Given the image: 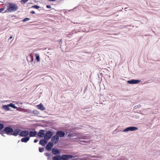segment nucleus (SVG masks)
Segmentation results:
<instances>
[{
  "label": "nucleus",
  "mask_w": 160,
  "mask_h": 160,
  "mask_svg": "<svg viewBox=\"0 0 160 160\" xmlns=\"http://www.w3.org/2000/svg\"><path fill=\"white\" fill-rule=\"evenodd\" d=\"M19 132V130L15 129L14 130L12 127L8 126L5 127L2 130L0 131V134L4 137H5L4 135V134H6L8 135H13L14 136H17L18 135Z\"/></svg>",
  "instance_id": "obj_1"
},
{
  "label": "nucleus",
  "mask_w": 160,
  "mask_h": 160,
  "mask_svg": "<svg viewBox=\"0 0 160 160\" xmlns=\"http://www.w3.org/2000/svg\"><path fill=\"white\" fill-rule=\"evenodd\" d=\"M7 4L8 5L7 6V10L9 12L16 11L18 9V7L15 3L8 2Z\"/></svg>",
  "instance_id": "obj_2"
},
{
  "label": "nucleus",
  "mask_w": 160,
  "mask_h": 160,
  "mask_svg": "<svg viewBox=\"0 0 160 160\" xmlns=\"http://www.w3.org/2000/svg\"><path fill=\"white\" fill-rule=\"evenodd\" d=\"M16 129H18L19 130L18 135H19L22 137H28L29 134V132L28 130L21 131L20 129L17 128Z\"/></svg>",
  "instance_id": "obj_3"
},
{
  "label": "nucleus",
  "mask_w": 160,
  "mask_h": 160,
  "mask_svg": "<svg viewBox=\"0 0 160 160\" xmlns=\"http://www.w3.org/2000/svg\"><path fill=\"white\" fill-rule=\"evenodd\" d=\"M52 132L50 130H48L46 131V132L45 134L44 138H45L48 141L52 138Z\"/></svg>",
  "instance_id": "obj_4"
},
{
  "label": "nucleus",
  "mask_w": 160,
  "mask_h": 160,
  "mask_svg": "<svg viewBox=\"0 0 160 160\" xmlns=\"http://www.w3.org/2000/svg\"><path fill=\"white\" fill-rule=\"evenodd\" d=\"M59 140V138L56 134L55 135L52 137L51 142H52L54 145L57 143Z\"/></svg>",
  "instance_id": "obj_5"
},
{
  "label": "nucleus",
  "mask_w": 160,
  "mask_h": 160,
  "mask_svg": "<svg viewBox=\"0 0 160 160\" xmlns=\"http://www.w3.org/2000/svg\"><path fill=\"white\" fill-rule=\"evenodd\" d=\"M138 129L137 127L131 126L123 130V132H127L129 131H133L137 130Z\"/></svg>",
  "instance_id": "obj_6"
},
{
  "label": "nucleus",
  "mask_w": 160,
  "mask_h": 160,
  "mask_svg": "<svg viewBox=\"0 0 160 160\" xmlns=\"http://www.w3.org/2000/svg\"><path fill=\"white\" fill-rule=\"evenodd\" d=\"M62 160H68V159L73 158L72 155H71L62 154Z\"/></svg>",
  "instance_id": "obj_7"
},
{
  "label": "nucleus",
  "mask_w": 160,
  "mask_h": 160,
  "mask_svg": "<svg viewBox=\"0 0 160 160\" xmlns=\"http://www.w3.org/2000/svg\"><path fill=\"white\" fill-rule=\"evenodd\" d=\"M54 145V144L52 142H50L46 145V148L48 151H51Z\"/></svg>",
  "instance_id": "obj_8"
},
{
  "label": "nucleus",
  "mask_w": 160,
  "mask_h": 160,
  "mask_svg": "<svg viewBox=\"0 0 160 160\" xmlns=\"http://www.w3.org/2000/svg\"><path fill=\"white\" fill-rule=\"evenodd\" d=\"M140 82V80L135 79H132L131 80L127 81V83L130 84H137Z\"/></svg>",
  "instance_id": "obj_9"
},
{
  "label": "nucleus",
  "mask_w": 160,
  "mask_h": 160,
  "mask_svg": "<svg viewBox=\"0 0 160 160\" xmlns=\"http://www.w3.org/2000/svg\"><path fill=\"white\" fill-rule=\"evenodd\" d=\"M56 134L59 138L64 137L65 135V133L62 131H58L56 132Z\"/></svg>",
  "instance_id": "obj_10"
},
{
  "label": "nucleus",
  "mask_w": 160,
  "mask_h": 160,
  "mask_svg": "<svg viewBox=\"0 0 160 160\" xmlns=\"http://www.w3.org/2000/svg\"><path fill=\"white\" fill-rule=\"evenodd\" d=\"M45 130L43 129L40 130L39 132L37 133V135L40 138H42L44 137L45 134L44 132Z\"/></svg>",
  "instance_id": "obj_11"
},
{
  "label": "nucleus",
  "mask_w": 160,
  "mask_h": 160,
  "mask_svg": "<svg viewBox=\"0 0 160 160\" xmlns=\"http://www.w3.org/2000/svg\"><path fill=\"white\" fill-rule=\"evenodd\" d=\"M48 140L44 138V139H41L39 141V144L44 146L47 143Z\"/></svg>",
  "instance_id": "obj_12"
},
{
  "label": "nucleus",
  "mask_w": 160,
  "mask_h": 160,
  "mask_svg": "<svg viewBox=\"0 0 160 160\" xmlns=\"http://www.w3.org/2000/svg\"><path fill=\"white\" fill-rule=\"evenodd\" d=\"M52 154L55 155H57L60 152L59 151L55 148H52Z\"/></svg>",
  "instance_id": "obj_13"
},
{
  "label": "nucleus",
  "mask_w": 160,
  "mask_h": 160,
  "mask_svg": "<svg viewBox=\"0 0 160 160\" xmlns=\"http://www.w3.org/2000/svg\"><path fill=\"white\" fill-rule=\"evenodd\" d=\"M33 130H34V131H30L29 132V134L30 137H35L37 135V132L35 131V129H33Z\"/></svg>",
  "instance_id": "obj_14"
},
{
  "label": "nucleus",
  "mask_w": 160,
  "mask_h": 160,
  "mask_svg": "<svg viewBox=\"0 0 160 160\" xmlns=\"http://www.w3.org/2000/svg\"><path fill=\"white\" fill-rule=\"evenodd\" d=\"M30 138L29 136L24 137L21 139V141L22 142L26 143L29 140Z\"/></svg>",
  "instance_id": "obj_15"
},
{
  "label": "nucleus",
  "mask_w": 160,
  "mask_h": 160,
  "mask_svg": "<svg viewBox=\"0 0 160 160\" xmlns=\"http://www.w3.org/2000/svg\"><path fill=\"white\" fill-rule=\"evenodd\" d=\"M52 160H62V156L60 155H57L52 158Z\"/></svg>",
  "instance_id": "obj_16"
},
{
  "label": "nucleus",
  "mask_w": 160,
  "mask_h": 160,
  "mask_svg": "<svg viewBox=\"0 0 160 160\" xmlns=\"http://www.w3.org/2000/svg\"><path fill=\"white\" fill-rule=\"evenodd\" d=\"M38 108L41 110H43L45 109V108L44 107L42 103H40L38 105H37Z\"/></svg>",
  "instance_id": "obj_17"
},
{
  "label": "nucleus",
  "mask_w": 160,
  "mask_h": 160,
  "mask_svg": "<svg viewBox=\"0 0 160 160\" xmlns=\"http://www.w3.org/2000/svg\"><path fill=\"white\" fill-rule=\"evenodd\" d=\"M9 104L6 105H3L2 107V109L3 110L6 111H9L10 110V108H9Z\"/></svg>",
  "instance_id": "obj_18"
},
{
  "label": "nucleus",
  "mask_w": 160,
  "mask_h": 160,
  "mask_svg": "<svg viewBox=\"0 0 160 160\" xmlns=\"http://www.w3.org/2000/svg\"><path fill=\"white\" fill-rule=\"evenodd\" d=\"M9 106L11 107L14 109H16L17 108V107H16L15 104H13V103H10V104H9Z\"/></svg>",
  "instance_id": "obj_19"
},
{
  "label": "nucleus",
  "mask_w": 160,
  "mask_h": 160,
  "mask_svg": "<svg viewBox=\"0 0 160 160\" xmlns=\"http://www.w3.org/2000/svg\"><path fill=\"white\" fill-rule=\"evenodd\" d=\"M36 58L38 62H39L40 61V57L39 54H35Z\"/></svg>",
  "instance_id": "obj_20"
},
{
  "label": "nucleus",
  "mask_w": 160,
  "mask_h": 160,
  "mask_svg": "<svg viewBox=\"0 0 160 160\" xmlns=\"http://www.w3.org/2000/svg\"><path fill=\"white\" fill-rule=\"evenodd\" d=\"M75 30H74L72 31L71 32H70L68 34V35H72V34H73L74 33H76L78 32H79V31H78L77 32L76 31H75Z\"/></svg>",
  "instance_id": "obj_21"
},
{
  "label": "nucleus",
  "mask_w": 160,
  "mask_h": 160,
  "mask_svg": "<svg viewBox=\"0 0 160 160\" xmlns=\"http://www.w3.org/2000/svg\"><path fill=\"white\" fill-rule=\"evenodd\" d=\"M4 128V124L2 123H0V131L2 130Z\"/></svg>",
  "instance_id": "obj_22"
},
{
  "label": "nucleus",
  "mask_w": 160,
  "mask_h": 160,
  "mask_svg": "<svg viewBox=\"0 0 160 160\" xmlns=\"http://www.w3.org/2000/svg\"><path fill=\"white\" fill-rule=\"evenodd\" d=\"M33 113L36 115H38L39 114V112L38 110H35L33 111Z\"/></svg>",
  "instance_id": "obj_23"
},
{
  "label": "nucleus",
  "mask_w": 160,
  "mask_h": 160,
  "mask_svg": "<svg viewBox=\"0 0 160 160\" xmlns=\"http://www.w3.org/2000/svg\"><path fill=\"white\" fill-rule=\"evenodd\" d=\"M29 58H30V60L29 61L30 62H32L33 59L32 57L31 56H30L28 57L27 58V59L28 61H29L28 59Z\"/></svg>",
  "instance_id": "obj_24"
},
{
  "label": "nucleus",
  "mask_w": 160,
  "mask_h": 160,
  "mask_svg": "<svg viewBox=\"0 0 160 160\" xmlns=\"http://www.w3.org/2000/svg\"><path fill=\"white\" fill-rule=\"evenodd\" d=\"M141 106L140 104H139L138 105L135 106L133 108V110L136 109L138 108H139Z\"/></svg>",
  "instance_id": "obj_25"
},
{
  "label": "nucleus",
  "mask_w": 160,
  "mask_h": 160,
  "mask_svg": "<svg viewBox=\"0 0 160 160\" xmlns=\"http://www.w3.org/2000/svg\"><path fill=\"white\" fill-rule=\"evenodd\" d=\"M29 20H30L29 18H24V19H23L22 20V21L23 22H25L27 21H29Z\"/></svg>",
  "instance_id": "obj_26"
},
{
  "label": "nucleus",
  "mask_w": 160,
  "mask_h": 160,
  "mask_svg": "<svg viewBox=\"0 0 160 160\" xmlns=\"http://www.w3.org/2000/svg\"><path fill=\"white\" fill-rule=\"evenodd\" d=\"M44 148H40V147H39V152H43V151H44Z\"/></svg>",
  "instance_id": "obj_27"
},
{
  "label": "nucleus",
  "mask_w": 160,
  "mask_h": 160,
  "mask_svg": "<svg viewBox=\"0 0 160 160\" xmlns=\"http://www.w3.org/2000/svg\"><path fill=\"white\" fill-rule=\"evenodd\" d=\"M45 155L47 156V157H48V159H49V158H50V155L48 153V152H47V153H45Z\"/></svg>",
  "instance_id": "obj_28"
},
{
  "label": "nucleus",
  "mask_w": 160,
  "mask_h": 160,
  "mask_svg": "<svg viewBox=\"0 0 160 160\" xmlns=\"http://www.w3.org/2000/svg\"><path fill=\"white\" fill-rule=\"evenodd\" d=\"M28 0H21V3H25Z\"/></svg>",
  "instance_id": "obj_29"
},
{
  "label": "nucleus",
  "mask_w": 160,
  "mask_h": 160,
  "mask_svg": "<svg viewBox=\"0 0 160 160\" xmlns=\"http://www.w3.org/2000/svg\"><path fill=\"white\" fill-rule=\"evenodd\" d=\"M5 8V7L4 6L3 8H0V12H2Z\"/></svg>",
  "instance_id": "obj_30"
},
{
  "label": "nucleus",
  "mask_w": 160,
  "mask_h": 160,
  "mask_svg": "<svg viewBox=\"0 0 160 160\" xmlns=\"http://www.w3.org/2000/svg\"><path fill=\"white\" fill-rule=\"evenodd\" d=\"M73 136V135L70 133H69V134H68L67 135V137H72Z\"/></svg>",
  "instance_id": "obj_31"
},
{
  "label": "nucleus",
  "mask_w": 160,
  "mask_h": 160,
  "mask_svg": "<svg viewBox=\"0 0 160 160\" xmlns=\"http://www.w3.org/2000/svg\"><path fill=\"white\" fill-rule=\"evenodd\" d=\"M40 7L39 6L37 5H34V8L35 9H38Z\"/></svg>",
  "instance_id": "obj_32"
},
{
  "label": "nucleus",
  "mask_w": 160,
  "mask_h": 160,
  "mask_svg": "<svg viewBox=\"0 0 160 160\" xmlns=\"http://www.w3.org/2000/svg\"><path fill=\"white\" fill-rule=\"evenodd\" d=\"M28 112L29 113L32 114L33 113V111H32L31 110H28Z\"/></svg>",
  "instance_id": "obj_33"
},
{
  "label": "nucleus",
  "mask_w": 160,
  "mask_h": 160,
  "mask_svg": "<svg viewBox=\"0 0 160 160\" xmlns=\"http://www.w3.org/2000/svg\"><path fill=\"white\" fill-rule=\"evenodd\" d=\"M59 41L60 42H59L60 45L61 46V44L62 43V39H60Z\"/></svg>",
  "instance_id": "obj_34"
},
{
  "label": "nucleus",
  "mask_w": 160,
  "mask_h": 160,
  "mask_svg": "<svg viewBox=\"0 0 160 160\" xmlns=\"http://www.w3.org/2000/svg\"><path fill=\"white\" fill-rule=\"evenodd\" d=\"M38 139L37 138H36L35 139H34V143H36L37 142H38Z\"/></svg>",
  "instance_id": "obj_35"
},
{
  "label": "nucleus",
  "mask_w": 160,
  "mask_h": 160,
  "mask_svg": "<svg viewBox=\"0 0 160 160\" xmlns=\"http://www.w3.org/2000/svg\"><path fill=\"white\" fill-rule=\"evenodd\" d=\"M46 7L48 8H51V7L50 5H47Z\"/></svg>",
  "instance_id": "obj_36"
},
{
  "label": "nucleus",
  "mask_w": 160,
  "mask_h": 160,
  "mask_svg": "<svg viewBox=\"0 0 160 160\" xmlns=\"http://www.w3.org/2000/svg\"><path fill=\"white\" fill-rule=\"evenodd\" d=\"M30 13L32 14H34L35 13V12L34 11H32L30 12Z\"/></svg>",
  "instance_id": "obj_37"
},
{
  "label": "nucleus",
  "mask_w": 160,
  "mask_h": 160,
  "mask_svg": "<svg viewBox=\"0 0 160 160\" xmlns=\"http://www.w3.org/2000/svg\"><path fill=\"white\" fill-rule=\"evenodd\" d=\"M72 160H78V158H73L72 159Z\"/></svg>",
  "instance_id": "obj_38"
},
{
  "label": "nucleus",
  "mask_w": 160,
  "mask_h": 160,
  "mask_svg": "<svg viewBox=\"0 0 160 160\" xmlns=\"http://www.w3.org/2000/svg\"><path fill=\"white\" fill-rule=\"evenodd\" d=\"M8 12V10H7H7H5L3 12V13H6V12Z\"/></svg>",
  "instance_id": "obj_39"
},
{
  "label": "nucleus",
  "mask_w": 160,
  "mask_h": 160,
  "mask_svg": "<svg viewBox=\"0 0 160 160\" xmlns=\"http://www.w3.org/2000/svg\"><path fill=\"white\" fill-rule=\"evenodd\" d=\"M12 38V36H10L9 38V40L11 39Z\"/></svg>",
  "instance_id": "obj_40"
},
{
  "label": "nucleus",
  "mask_w": 160,
  "mask_h": 160,
  "mask_svg": "<svg viewBox=\"0 0 160 160\" xmlns=\"http://www.w3.org/2000/svg\"><path fill=\"white\" fill-rule=\"evenodd\" d=\"M4 0H0V2H3Z\"/></svg>",
  "instance_id": "obj_41"
},
{
  "label": "nucleus",
  "mask_w": 160,
  "mask_h": 160,
  "mask_svg": "<svg viewBox=\"0 0 160 160\" xmlns=\"http://www.w3.org/2000/svg\"><path fill=\"white\" fill-rule=\"evenodd\" d=\"M31 8H34V5L32 6L31 7Z\"/></svg>",
  "instance_id": "obj_42"
},
{
  "label": "nucleus",
  "mask_w": 160,
  "mask_h": 160,
  "mask_svg": "<svg viewBox=\"0 0 160 160\" xmlns=\"http://www.w3.org/2000/svg\"><path fill=\"white\" fill-rule=\"evenodd\" d=\"M136 118H139V117H137V116H136Z\"/></svg>",
  "instance_id": "obj_43"
},
{
  "label": "nucleus",
  "mask_w": 160,
  "mask_h": 160,
  "mask_svg": "<svg viewBox=\"0 0 160 160\" xmlns=\"http://www.w3.org/2000/svg\"><path fill=\"white\" fill-rule=\"evenodd\" d=\"M127 8H125V9H127Z\"/></svg>",
  "instance_id": "obj_44"
},
{
  "label": "nucleus",
  "mask_w": 160,
  "mask_h": 160,
  "mask_svg": "<svg viewBox=\"0 0 160 160\" xmlns=\"http://www.w3.org/2000/svg\"><path fill=\"white\" fill-rule=\"evenodd\" d=\"M82 160H87V159H82Z\"/></svg>",
  "instance_id": "obj_45"
},
{
  "label": "nucleus",
  "mask_w": 160,
  "mask_h": 160,
  "mask_svg": "<svg viewBox=\"0 0 160 160\" xmlns=\"http://www.w3.org/2000/svg\"><path fill=\"white\" fill-rule=\"evenodd\" d=\"M82 142H85V141H82Z\"/></svg>",
  "instance_id": "obj_46"
},
{
  "label": "nucleus",
  "mask_w": 160,
  "mask_h": 160,
  "mask_svg": "<svg viewBox=\"0 0 160 160\" xmlns=\"http://www.w3.org/2000/svg\"><path fill=\"white\" fill-rule=\"evenodd\" d=\"M68 132H66V134H68Z\"/></svg>",
  "instance_id": "obj_47"
},
{
  "label": "nucleus",
  "mask_w": 160,
  "mask_h": 160,
  "mask_svg": "<svg viewBox=\"0 0 160 160\" xmlns=\"http://www.w3.org/2000/svg\"><path fill=\"white\" fill-rule=\"evenodd\" d=\"M30 4H32V3H30Z\"/></svg>",
  "instance_id": "obj_48"
},
{
  "label": "nucleus",
  "mask_w": 160,
  "mask_h": 160,
  "mask_svg": "<svg viewBox=\"0 0 160 160\" xmlns=\"http://www.w3.org/2000/svg\"><path fill=\"white\" fill-rule=\"evenodd\" d=\"M20 140H18V142H19Z\"/></svg>",
  "instance_id": "obj_49"
}]
</instances>
